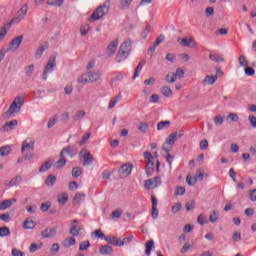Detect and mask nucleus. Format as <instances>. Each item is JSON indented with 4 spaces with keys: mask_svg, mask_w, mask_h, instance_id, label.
<instances>
[{
    "mask_svg": "<svg viewBox=\"0 0 256 256\" xmlns=\"http://www.w3.org/2000/svg\"><path fill=\"white\" fill-rule=\"evenodd\" d=\"M103 77V71L101 70H89L79 75L77 78V83L80 85H89V83H97L101 81Z\"/></svg>",
    "mask_w": 256,
    "mask_h": 256,
    "instance_id": "f257e3e1",
    "label": "nucleus"
},
{
    "mask_svg": "<svg viewBox=\"0 0 256 256\" xmlns=\"http://www.w3.org/2000/svg\"><path fill=\"white\" fill-rule=\"evenodd\" d=\"M30 151H35V140L33 138H26L22 142L21 152L24 155L23 160L24 161H31V159H34L35 154L30 153ZM27 153H30L27 155Z\"/></svg>",
    "mask_w": 256,
    "mask_h": 256,
    "instance_id": "f03ea898",
    "label": "nucleus"
},
{
    "mask_svg": "<svg viewBox=\"0 0 256 256\" xmlns=\"http://www.w3.org/2000/svg\"><path fill=\"white\" fill-rule=\"evenodd\" d=\"M25 105V100L23 97L18 96L16 97L8 110L5 112L4 117H15L19 111H21V107Z\"/></svg>",
    "mask_w": 256,
    "mask_h": 256,
    "instance_id": "7ed1b4c3",
    "label": "nucleus"
},
{
    "mask_svg": "<svg viewBox=\"0 0 256 256\" xmlns=\"http://www.w3.org/2000/svg\"><path fill=\"white\" fill-rule=\"evenodd\" d=\"M109 9H111V3L109 1L103 3L98 6L94 12L91 14L89 21H99V19L105 17L107 13H109Z\"/></svg>",
    "mask_w": 256,
    "mask_h": 256,
    "instance_id": "20e7f679",
    "label": "nucleus"
},
{
    "mask_svg": "<svg viewBox=\"0 0 256 256\" xmlns=\"http://www.w3.org/2000/svg\"><path fill=\"white\" fill-rule=\"evenodd\" d=\"M27 11H29V5L23 4L16 12L15 17H13L11 21L7 23L8 29H11V25H19L21 21H25V17H27Z\"/></svg>",
    "mask_w": 256,
    "mask_h": 256,
    "instance_id": "39448f33",
    "label": "nucleus"
},
{
    "mask_svg": "<svg viewBox=\"0 0 256 256\" xmlns=\"http://www.w3.org/2000/svg\"><path fill=\"white\" fill-rule=\"evenodd\" d=\"M131 45H133V41L131 40H126L121 44L116 55L117 63H121V61H125V59L129 57V53H131Z\"/></svg>",
    "mask_w": 256,
    "mask_h": 256,
    "instance_id": "423d86ee",
    "label": "nucleus"
},
{
    "mask_svg": "<svg viewBox=\"0 0 256 256\" xmlns=\"http://www.w3.org/2000/svg\"><path fill=\"white\" fill-rule=\"evenodd\" d=\"M183 137V131L180 132H173L171 133L165 143L163 144V151H165V153H169L172 149H173V145H175V141H177V139Z\"/></svg>",
    "mask_w": 256,
    "mask_h": 256,
    "instance_id": "0eeeda50",
    "label": "nucleus"
},
{
    "mask_svg": "<svg viewBox=\"0 0 256 256\" xmlns=\"http://www.w3.org/2000/svg\"><path fill=\"white\" fill-rule=\"evenodd\" d=\"M55 67H57V59L55 56H50L47 64L44 66V70L42 73L43 81H47L49 75L55 71Z\"/></svg>",
    "mask_w": 256,
    "mask_h": 256,
    "instance_id": "6e6552de",
    "label": "nucleus"
},
{
    "mask_svg": "<svg viewBox=\"0 0 256 256\" xmlns=\"http://www.w3.org/2000/svg\"><path fill=\"white\" fill-rule=\"evenodd\" d=\"M144 159L145 161H147L146 167L147 169H151L153 170L155 167V162L153 161V159H156V168L159 169V166L161 165L159 163V154L157 152H154V155L151 154V152L149 151H145L143 153Z\"/></svg>",
    "mask_w": 256,
    "mask_h": 256,
    "instance_id": "1a4fd4ad",
    "label": "nucleus"
},
{
    "mask_svg": "<svg viewBox=\"0 0 256 256\" xmlns=\"http://www.w3.org/2000/svg\"><path fill=\"white\" fill-rule=\"evenodd\" d=\"M19 126V121L17 119L10 120L6 122L0 129L2 133H10V131H14Z\"/></svg>",
    "mask_w": 256,
    "mask_h": 256,
    "instance_id": "9d476101",
    "label": "nucleus"
},
{
    "mask_svg": "<svg viewBox=\"0 0 256 256\" xmlns=\"http://www.w3.org/2000/svg\"><path fill=\"white\" fill-rule=\"evenodd\" d=\"M178 43L181 47H190L191 49L197 47V41H195L193 37H185L183 39L179 38Z\"/></svg>",
    "mask_w": 256,
    "mask_h": 256,
    "instance_id": "9b49d317",
    "label": "nucleus"
},
{
    "mask_svg": "<svg viewBox=\"0 0 256 256\" xmlns=\"http://www.w3.org/2000/svg\"><path fill=\"white\" fill-rule=\"evenodd\" d=\"M23 43V36H17L16 38H13L8 46V51H17L19 47H21V44Z\"/></svg>",
    "mask_w": 256,
    "mask_h": 256,
    "instance_id": "f8f14e48",
    "label": "nucleus"
},
{
    "mask_svg": "<svg viewBox=\"0 0 256 256\" xmlns=\"http://www.w3.org/2000/svg\"><path fill=\"white\" fill-rule=\"evenodd\" d=\"M159 185H161V178L159 177L148 179L144 183V187L148 190L155 189L156 187H159Z\"/></svg>",
    "mask_w": 256,
    "mask_h": 256,
    "instance_id": "ddd939ff",
    "label": "nucleus"
},
{
    "mask_svg": "<svg viewBox=\"0 0 256 256\" xmlns=\"http://www.w3.org/2000/svg\"><path fill=\"white\" fill-rule=\"evenodd\" d=\"M117 47H119V39H114L113 41L110 42L106 49V55L108 57H113L117 51Z\"/></svg>",
    "mask_w": 256,
    "mask_h": 256,
    "instance_id": "4468645a",
    "label": "nucleus"
},
{
    "mask_svg": "<svg viewBox=\"0 0 256 256\" xmlns=\"http://www.w3.org/2000/svg\"><path fill=\"white\" fill-rule=\"evenodd\" d=\"M79 222L77 220H72V224L70 227V234L72 237H79L83 235V232L81 231V227L77 225Z\"/></svg>",
    "mask_w": 256,
    "mask_h": 256,
    "instance_id": "2eb2a0df",
    "label": "nucleus"
},
{
    "mask_svg": "<svg viewBox=\"0 0 256 256\" xmlns=\"http://www.w3.org/2000/svg\"><path fill=\"white\" fill-rule=\"evenodd\" d=\"M57 235V228H45L41 232V237L43 239H51L52 237H55Z\"/></svg>",
    "mask_w": 256,
    "mask_h": 256,
    "instance_id": "dca6fc26",
    "label": "nucleus"
},
{
    "mask_svg": "<svg viewBox=\"0 0 256 256\" xmlns=\"http://www.w3.org/2000/svg\"><path fill=\"white\" fill-rule=\"evenodd\" d=\"M133 171L132 164L126 163L121 166L119 169V174L122 175V177H129V174Z\"/></svg>",
    "mask_w": 256,
    "mask_h": 256,
    "instance_id": "f3484780",
    "label": "nucleus"
},
{
    "mask_svg": "<svg viewBox=\"0 0 256 256\" xmlns=\"http://www.w3.org/2000/svg\"><path fill=\"white\" fill-rule=\"evenodd\" d=\"M14 203H17V199L15 198L0 201V211H5V209H9V207H11V205H14Z\"/></svg>",
    "mask_w": 256,
    "mask_h": 256,
    "instance_id": "a211bd4d",
    "label": "nucleus"
},
{
    "mask_svg": "<svg viewBox=\"0 0 256 256\" xmlns=\"http://www.w3.org/2000/svg\"><path fill=\"white\" fill-rule=\"evenodd\" d=\"M60 157H70V159H73V157H75V153H73V148L71 146L63 148L60 152Z\"/></svg>",
    "mask_w": 256,
    "mask_h": 256,
    "instance_id": "6ab92c4d",
    "label": "nucleus"
},
{
    "mask_svg": "<svg viewBox=\"0 0 256 256\" xmlns=\"http://www.w3.org/2000/svg\"><path fill=\"white\" fill-rule=\"evenodd\" d=\"M83 159H84V166L87 167L89 165L93 164L94 161V157L92 156L91 152L89 151H85L84 154L82 155Z\"/></svg>",
    "mask_w": 256,
    "mask_h": 256,
    "instance_id": "aec40b11",
    "label": "nucleus"
},
{
    "mask_svg": "<svg viewBox=\"0 0 256 256\" xmlns=\"http://www.w3.org/2000/svg\"><path fill=\"white\" fill-rule=\"evenodd\" d=\"M217 75H207L203 79L202 83L203 85H215L217 83Z\"/></svg>",
    "mask_w": 256,
    "mask_h": 256,
    "instance_id": "412c9836",
    "label": "nucleus"
},
{
    "mask_svg": "<svg viewBox=\"0 0 256 256\" xmlns=\"http://www.w3.org/2000/svg\"><path fill=\"white\" fill-rule=\"evenodd\" d=\"M105 241H107V243H109L110 245H115L116 247H121V239L118 238V237H111V236H108V237H105L104 238Z\"/></svg>",
    "mask_w": 256,
    "mask_h": 256,
    "instance_id": "4be33fe9",
    "label": "nucleus"
},
{
    "mask_svg": "<svg viewBox=\"0 0 256 256\" xmlns=\"http://www.w3.org/2000/svg\"><path fill=\"white\" fill-rule=\"evenodd\" d=\"M209 59L210 61H214V63H223V61H225V57L223 56V54L217 53L210 54Z\"/></svg>",
    "mask_w": 256,
    "mask_h": 256,
    "instance_id": "5701e85b",
    "label": "nucleus"
},
{
    "mask_svg": "<svg viewBox=\"0 0 256 256\" xmlns=\"http://www.w3.org/2000/svg\"><path fill=\"white\" fill-rule=\"evenodd\" d=\"M75 243H77V240H75V238L68 237V238L63 240L62 245L66 249H69V247H73L75 245Z\"/></svg>",
    "mask_w": 256,
    "mask_h": 256,
    "instance_id": "b1692460",
    "label": "nucleus"
},
{
    "mask_svg": "<svg viewBox=\"0 0 256 256\" xmlns=\"http://www.w3.org/2000/svg\"><path fill=\"white\" fill-rule=\"evenodd\" d=\"M67 201H69V194H67V192L58 194V203L60 205H65Z\"/></svg>",
    "mask_w": 256,
    "mask_h": 256,
    "instance_id": "393cba45",
    "label": "nucleus"
},
{
    "mask_svg": "<svg viewBox=\"0 0 256 256\" xmlns=\"http://www.w3.org/2000/svg\"><path fill=\"white\" fill-rule=\"evenodd\" d=\"M11 151H13L12 146L6 145V146L0 147V157H7V155H9Z\"/></svg>",
    "mask_w": 256,
    "mask_h": 256,
    "instance_id": "a878e982",
    "label": "nucleus"
},
{
    "mask_svg": "<svg viewBox=\"0 0 256 256\" xmlns=\"http://www.w3.org/2000/svg\"><path fill=\"white\" fill-rule=\"evenodd\" d=\"M145 253L147 256L151 255V251H153V249H155V242L153 240H149L148 242H146L145 244Z\"/></svg>",
    "mask_w": 256,
    "mask_h": 256,
    "instance_id": "bb28decb",
    "label": "nucleus"
},
{
    "mask_svg": "<svg viewBox=\"0 0 256 256\" xmlns=\"http://www.w3.org/2000/svg\"><path fill=\"white\" fill-rule=\"evenodd\" d=\"M22 181H23V178L21 176H16L10 180V182L8 183V186L17 187L18 185L21 184Z\"/></svg>",
    "mask_w": 256,
    "mask_h": 256,
    "instance_id": "cd10ccee",
    "label": "nucleus"
},
{
    "mask_svg": "<svg viewBox=\"0 0 256 256\" xmlns=\"http://www.w3.org/2000/svg\"><path fill=\"white\" fill-rule=\"evenodd\" d=\"M36 225L37 224L35 223V221H33V219L28 218L24 221L23 227L24 229H35Z\"/></svg>",
    "mask_w": 256,
    "mask_h": 256,
    "instance_id": "c85d7f7f",
    "label": "nucleus"
},
{
    "mask_svg": "<svg viewBox=\"0 0 256 256\" xmlns=\"http://www.w3.org/2000/svg\"><path fill=\"white\" fill-rule=\"evenodd\" d=\"M85 115H87V112H85V110H78L74 114L73 119H74V121H82L84 119Z\"/></svg>",
    "mask_w": 256,
    "mask_h": 256,
    "instance_id": "c756f323",
    "label": "nucleus"
},
{
    "mask_svg": "<svg viewBox=\"0 0 256 256\" xmlns=\"http://www.w3.org/2000/svg\"><path fill=\"white\" fill-rule=\"evenodd\" d=\"M170 126H171V121L169 120L161 121L157 124V130L163 131V129H169Z\"/></svg>",
    "mask_w": 256,
    "mask_h": 256,
    "instance_id": "7c9ffc66",
    "label": "nucleus"
},
{
    "mask_svg": "<svg viewBox=\"0 0 256 256\" xmlns=\"http://www.w3.org/2000/svg\"><path fill=\"white\" fill-rule=\"evenodd\" d=\"M160 91L164 97H173V90L169 86H163Z\"/></svg>",
    "mask_w": 256,
    "mask_h": 256,
    "instance_id": "2f4dec72",
    "label": "nucleus"
},
{
    "mask_svg": "<svg viewBox=\"0 0 256 256\" xmlns=\"http://www.w3.org/2000/svg\"><path fill=\"white\" fill-rule=\"evenodd\" d=\"M101 255H111L113 253V247L109 245H104L100 248Z\"/></svg>",
    "mask_w": 256,
    "mask_h": 256,
    "instance_id": "473e14b6",
    "label": "nucleus"
},
{
    "mask_svg": "<svg viewBox=\"0 0 256 256\" xmlns=\"http://www.w3.org/2000/svg\"><path fill=\"white\" fill-rule=\"evenodd\" d=\"M209 221L210 223H217L219 221V213L217 210H213L209 215Z\"/></svg>",
    "mask_w": 256,
    "mask_h": 256,
    "instance_id": "72a5a7b5",
    "label": "nucleus"
},
{
    "mask_svg": "<svg viewBox=\"0 0 256 256\" xmlns=\"http://www.w3.org/2000/svg\"><path fill=\"white\" fill-rule=\"evenodd\" d=\"M91 27L89 26V24H82L80 26V35L82 37H85V35H87V33H89Z\"/></svg>",
    "mask_w": 256,
    "mask_h": 256,
    "instance_id": "f704fd0d",
    "label": "nucleus"
},
{
    "mask_svg": "<svg viewBox=\"0 0 256 256\" xmlns=\"http://www.w3.org/2000/svg\"><path fill=\"white\" fill-rule=\"evenodd\" d=\"M138 130L140 133H147V131H149V124L146 122H140L138 124Z\"/></svg>",
    "mask_w": 256,
    "mask_h": 256,
    "instance_id": "c9c22d12",
    "label": "nucleus"
},
{
    "mask_svg": "<svg viewBox=\"0 0 256 256\" xmlns=\"http://www.w3.org/2000/svg\"><path fill=\"white\" fill-rule=\"evenodd\" d=\"M47 3L50 7H61L65 3V0H48Z\"/></svg>",
    "mask_w": 256,
    "mask_h": 256,
    "instance_id": "e433bc0d",
    "label": "nucleus"
},
{
    "mask_svg": "<svg viewBox=\"0 0 256 256\" xmlns=\"http://www.w3.org/2000/svg\"><path fill=\"white\" fill-rule=\"evenodd\" d=\"M57 181V177L55 175H49L46 179V185L47 187H53Z\"/></svg>",
    "mask_w": 256,
    "mask_h": 256,
    "instance_id": "4c0bfd02",
    "label": "nucleus"
},
{
    "mask_svg": "<svg viewBox=\"0 0 256 256\" xmlns=\"http://www.w3.org/2000/svg\"><path fill=\"white\" fill-rule=\"evenodd\" d=\"M47 51V45H42L36 50V59H41L43 57V53Z\"/></svg>",
    "mask_w": 256,
    "mask_h": 256,
    "instance_id": "58836bf2",
    "label": "nucleus"
},
{
    "mask_svg": "<svg viewBox=\"0 0 256 256\" xmlns=\"http://www.w3.org/2000/svg\"><path fill=\"white\" fill-rule=\"evenodd\" d=\"M214 125L217 127L221 126L223 123H225V118L221 115H217L213 118Z\"/></svg>",
    "mask_w": 256,
    "mask_h": 256,
    "instance_id": "ea45409f",
    "label": "nucleus"
},
{
    "mask_svg": "<svg viewBox=\"0 0 256 256\" xmlns=\"http://www.w3.org/2000/svg\"><path fill=\"white\" fill-rule=\"evenodd\" d=\"M64 165H67V160L64 156H60V159L55 163L56 169H62Z\"/></svg>",
    "mask_w": 256,
    "mask_h": 256,
    "instance_id": "a19ab883",
    "label": "nucleus"
},
{
    "mask_svg": "<svg viewBox=\"0 0 256 256\" xmlns=\"http://www.w3.org/2000/svg\"><path fill=\"white\" fill-rule=\"evenodd\" d=\"M131 3H133V0H121L120 7L123 10L129 9L131 7Z\"/></svg>",
    "mask_w": 256,
    "mask_h": 256,
    "instance_id": "79ce46f5",
    "label": "nucleus"
},
{
    "mask_svg": "<svg viewBox=\"0 0 256 256\" xmlns=\"http://www.w3.org/2000/svg\"><path fill=\"white\" fill-rule=\"evenodd\" d=\"M51 165L52 163L47 161L44 164L41 165V167L39 168V172L40 173H45V171H49V169H51Z\"/></svg>",
    "mask_w": 256,
    "mask_h": 256,
    "instance_id": "37998d69",
    "label": "nucleus"
},
{
    "mask_svg": "<svg viewBox=\"0 0 256 256\" xmlns=\"http://www.w3.org/2000/svg\"><path fill=\"white\" fill-rule=\"evenodd\" d=\"M166 81L167 83H175V81H177V78L175 77V72H169L166 75Z\"/></svg>",
    "mask_w": 256,
    "mask_h": 256,
    "instance_id": "c03bdc74",
    "label": "nucleus"
},
{
    "mask_svg": "<svg viewBox=\"0 0 256 256\" xmlns=\"http://www.w3.org/2000/svg\"><path fill=\"white\" fill-rule=\"evenodd\" d=\"M227 121H231V122L239 121V114L238 113H229L227 116Z\"/></svg>",
    "mask_w": 256,
    "mask_h": 256,
    "instance_id": "a18cd8bd",
    "label": "nucleus"
},
{
    "mask_svg": "<svg viewBox=\"0 0 256 256\" xmlns=\"http://www.w3.org/2000/svg\"><path fill=\"white\" fill-rule=\"evenodd\" d=\"M143 65H145V61L140 62L136 67V70L134 72V79H137V77H139V73L142 71Z\"/></svg>",
    "mask_w": 256,
    "mask_h": 256,
    "instance_id": "49530a36",
    "label": "nucleus"
},
{
    "mask_svg": "<svg viewBox=\"0 0 256 256\" xmlns=\"http://www.w3.org/2000/svg\"><path fill=\"white\" fill-rule=\"evenodd\" d=\"M174 77H176V79H183L185 77V70L181 68L176 69Z\"/></svg>",
    "mask_w": 256,
    "mask_h": 256,
    "instance_id": "de8ad7c7",
    "label": "nucleus"
},
{
    "mask_svg": "<svg viewBox=\"0 0 256 256\" xmlns=\"http://www.w3.org/2000/svg\"><path fill=\"white\" fill-rule=\"evenodd\" d=\"M91 247V243L89 241H83L79 245V251H87Z\"/></svg>",
    "mask_w": 256,
    "mask_h": 256,
    "instance_id": "09e8293b",
    "label": "nucleus"
},
{
    "mask_svg": "<svg viewBox=\"0 0 256 256\" xmlns=\"http://www.w3.org/2000/svg\"><path fill=\"white\" fill-rule=\"evenodd\" d=\"M8 29L9 27L7 26V24L0 29V43L1 41H3V39H5Z\"/></svg>",
    "mask_w": 256,
    "mask_h": 256,
    "instance_id": "8fccbe9b",
    "label": "nucleus"
},
{
    "mask_svg": "<svg viewBox=\"0 0 256 256\" xmlns=\"http://www.w3.org/2000/svg\"><path fill=\"white\" fill-rule=\"evenodd\" d=\"M42 247H43V243H40V244L32 243L29 247V251L31 253H35V251H37L38 249H41Z\"/></svg>",
    "mask_w": 256,
    "mask_h": 256,
    "instance_id": "3c124183",
    "label": "nucleus"
},
{
    "mask_svg": "<svg viewBox=\"0 0 256 256\" xmlns=\"http://www.w3.org/2000/svg\"><path fill=\"white\" fill-rule=\"evenodd\" d=\"M84 200H85V194L83 193H76L73 199L75 203H81V201H84Z\"/></svg>",
    "mask_w": 256,
    "mask_h": 256,
    "instance_id": "603ef678",
    "label": "nucleus"
},
{
    "mask_svg": "<svg viewBox=\"0 0 256 256\" xmlns=\"http://www.w3.org/2000/svg\"><path fill=\"white\" fill-rule=\"evenodd\" d=\"M131 241H133V235L125 237L123 240H120V247H123L124 245H129Z\"/></svg>",
    "mask_w": 256,
    "mask_h": 256,
    "instance_id": "864d4df0",
    "label": "nucleus"
},
{
    "mask_svg": "<svg viewBox=\"0 0 256 256\" xmlns=\"http://www.w3.org/2000/svg\"><path fill=\"white\" fill-rule=\"evenodd\" d=\"M49 209H51V202H43L40 206V211L43 213L49 211Z\"/></svg>",
    "mask_w": 256,
    "mask_h": 256,
    "instance_id": "5fc2aeb1",
    "label": "nucleus"
},
{
    "mask_svg": "<svg viewBox=\"0 0 256 256\" xmlns=\"http://www.w3.org/2000/svg\"><path fill=\"white\" fill-rule=\"evenodd\" d=\"M121 215H123V211L121 210H114L111 214L110 217L111 219H120Z\"/></svg>",
    "mask_w": 256,
    "mask_h": 256,
    "instance_id": "6e6d98bb",
    "label": "nucleus"
},
{
    "mask_svg": "<svg viewBox=\"0 0 256 256\" xmlns=\"http://www.w3.org/2000/svg\"><path fill=\"white\" fill-rule=\"evenodd\" d=\"M11 235V231L7 227H1L0 228V237H7Z\"/></svg>",
    "mask_w": 256,
    "mask_h": 256,
    "instance_id": "4d7b16f0",
    "label": "nucleus"
},
{
    "mask_svg": "<svg viewBox=\"0 0 256 256\" xmlns=\"http://www.w3.org/2000/svg\"><path fill=\"white\" fill-rule=\"evenodd\" d=\"M34 69H35V65H33V64L27 66V67L25 68L26 77H31V75H33Z\"/></svg>",
    "mask_w": 256,
    "mask_h": 256,
    "instance_id": "13d9d810",
    "label": "nucleus"
},
{
    "mask_svg": "<svg viewBox=\"0 0 256 256\" xmlns=\"http://www.w3.org/2000/svg\"><path fill=\"white\" fill-rule=\"evenodd\" d=\"M239 63L241 67H248L249 66V62L247 61V58H245L244 55H241L239 57Z\"/></svg>",
    "mask_w": 256,
    "mask_h": 256,
    "instance_id": "bf43d9fd",
    "label": "nucleus"
},
{
    "mask_svg": "<svg viewBox=\"0 0 256 256\" xmlns=\"http://www.w3.org/2000/svg\"><path fill=\"white\" fill-rule=\"evenodd\" d=\"M69 191H77L79 189V184L76 181H72L68 184Z\"/></svg>",
    "mask_w": 256,
    "mask_h": 256,
    "instance_id": "052dcab7",
    "label": "nucleus"
},
{
    "mask_svg": "<svg viewBox=\"0 0 256 256\" xmlns=\"http://www.w3.org/2000/svg\"><path fill=\"white\" fill-rule=\"evenodd\" d=\"M248 121L252 127V129H256V116L255 115H249Z\"/></svg>",
    "mask_w": 256,
    "mask_h": 256,
    "instance_id": "680f3d73",
    "label": "nucleus"
},
{
    "mask_svg": "<svg viewBox=\"0 0 256 256\" xmlns=\"http://www.w3.org/2000/svg\"><path fill=\"white\" fill-rule=\"evenodd\" d=\"M203 177H205V173H203V170L199 169L196 172V176L194 177V179H196V181H203Z\"/></svg>",
    "mask_w": 256,
    "mask_h": 256,
    "instance_id": "e2e57ef3",
    "label": "nucleus"
},
{
    "mask_svg": "<svg viewBox=\"0 0 256 256\" xmlns=\"http://www.w3.org/2000/svg\"><path fill=\"white\" fill-rule=\"evenodd\" d=\"M81 173H82V170L79 167H74L72 169V177L77 178V177H79L81 175Z\"/></svg>",
    "mask_w": 256,
    "mask_h": 256,
    "instance_id": "0e129e2a",
    "label": "nucleus"
},
{
    "mask_svg": "<svg viewBox=\"0 0 256 256\" xmlns=\"http://www.w3.org/2000/svg\"><path fill=\"white\" fill-rule=\"evenodd\" d=\"M181 207H182L181 203H176L174 206H172V209H171L172 213L174 215L179 213L181 211Z\"/></svg>",
    "mask_w": 256,
    "mask_h": 256,
    "instance_id": "69168bd1",
    "label": "nucleus"
},
{
    "mask_svg": "<svg viewBox=\"0 0 256 256\" xmlns=\"http://www.w3.org/2000/svg\"><path fill=\"white\" fill-rule=\"evenodd\" d=\"M12 256H25V253L17 248H14L12 249Z\"/></svg>",
    "mask_w": 256,
    "mask_h": 256,
    "instance_id": "338daca9",
    "label": "nucleus"
},
{
    "mask_svg": "<svg viewBox=\"0 0 256 256\" xmlns=\"http://www.w3.org/2000/svg\"><path fill=\"white\" fill-rule=\"evenodd\" d=\"M249 197H250V200L256 201V189L250 190Z\"/></svg>",
    "mask_w": 256,
    "mask_h": 256,
    "instance_id": "774afa93",
    "label": "nucleus"
}]
</instances>
